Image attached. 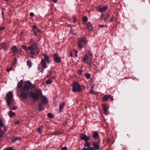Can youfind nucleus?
Listing matches in <instances>:
<instances>
[{"label": "nucleus", "instance_id": "32", "mask_svg": "<svg viewBox=\"0 0 150 150\" xmlns=\"http://www.w3.org/2000/svg\"><path fill=\"white\" fill-rule=\"evenodd\" d=\"M27 65L29 66V67H30L32 66V63L31 62L30 60H28L27 62Z\"/></svg>", "mask_w": 150, "mask_h": 150}, {"label": "nucleus", "instance_id": "35", "mask_svg": "<svg viewBox=\"0 0 150 150\" xmlns=\"http://www.w3.org/2000/svg\"><path fill=\"white\" fill-rule=\"evenodd\" d=\"M3 150H14V149L12 147H9L4 149Z\"/></svg>", "mask_w": 150, "mask_h": 150}, {"label": "nucleus", "instance_id": "5", "mask_svg": "<svg viewBox=\"0 0 150 150\" xmlns=\"http://www.w3.org/2000/svg\"><path fill=\"white\" fill-rule=\"evenodd\" d=\"M86 38L85 37L79 38L78 39L77 42V46L80 49H81L83 47L84 45L86 44Z\"/></svg>", "mask_w": 150, "mask_h": 150}, {"label": "nucleus", "instance_id": "64", "mask_svg": "<svg viewBox=\"0 0 150 150\" xmlns=\"http://www.w3.org/2000/svg\"><path fill=\"white\" fill-rule=\"evenodd\" d=\"M111 98V100L112 101L113 100V98L112 97H111V96H110V98Z\"/></svg>", "mask_w": 150, "mask_h": 150}, {"label": "nucleus", "instance_id": "31", "mask_svg": "<svg viewBox=\"0 0 150 150\" xmlns=\"http://www.w3.org/2000/svg\"><path fill=\"white\" fill-rule=\"evenodd\" d=\"M21 139V138L20 137H14L12 139V142H15L17 140H19Z\"/></svg>", "mask_w": 150, "mask_h": 150}, {"label": "nucleus", "instance_id": "2", "mask_svg": "<svg viewBox=\"0 0 150 150\" xmlns=\"http://www.w3.org/2000/svg\"><path fill=\"white\" fill-rule=\"evenodd\" d=\"M29 43L30 45L28 47V50H35L36 53L39 55L40 52V49L38 47L37 43L33 39L30 40Z\"/></svg>", "mask_w": 150, "mask_h": 150}, {"label": "nucleus", "instance_id": "11", "mask_svg": "<svg viewBox=\"0 0 150 150\" xmlns=\"http://www.w3.org/2000/svg\"><path fill=\"white\" fill-rule=\"evenodd\" d=\"M29 52H27V54L29 57L32 59H34L35 57L34 56V55H36V54H37L36 53L34 52L35 50H29Z\"/></svg>", "mask_w": 150, "mask_h": 150}, {"label": "nucleus", "instance_id": "60", "mask_svg": "<svg viewBox=\"0 0 150 150\" xmlns=\"http://www.w3.org/2000/svg\"><path fill=\"white\" fill-rule=\"evenodd\" d=\"M76 21V19L75 18H74L73 19V23H75Z\"/></svg>", "mask_w": 150, "mask_h": 150}, {"label": "nucleus", "instance_id": "44", "mask_svg": "<svg viewBox=\"0 0 150 150\" xmlns=\"http://www.w3.org/2000/svg\"><path fill=\"white\" fill-rule=\"evenodd\" d=\"M99 26L101 28H103V27H107L108 26L106 25H101L100 24L99 25Z\"/></svg>", "mask_w": 150, "mask_h": 150}, {"label": "nucleus", "instance_id": "56", "mask_svg": "<svg viewBox=\"0 0 150 150\" xmlns=\"http://www.w3.org/2000/svg\"><path fill=\"white\" fill-rule=\"evenodd\" d=\"M87 63V64H88L89 65V66L90 67L91 66V64L89 62L86 61V62Z\"/></svg>", "mask_w": 150, "mask_h": 150}, {"label": "nucleus", "instance_id": "40", "mask_svg": "<svg viewBox=\"0 0 150 150\" xmlns=\"http://www.w3.org/2000/svg\"><path fill=\"white\" fill-rule=\"evenodd\" d=\"M86 78L87 79H89L91 77V74L89 73H87L86 74Z\"/></svg>", "mask_w": 150, "mask_h": 150}, {"label": "nucleus", "instance_id": "45", "mask_svg": "<svg viewBox=\"0 0 150 150\" xmlns=\"http://www.w3.org/2000/svg\"><path fill=\"white\" fill-rule=\"evenodd\" d=\"M3 131L2 130H0V138L3 136Z\"/></svg>", "mask_w": 150, "mask_h": 150}, {"label": "nucleus", "instance_id": "54", "mask_svg": "<svg viewBox=\"0 0 150 150\" xmlns=\"http://www.w3.org/2000/svg\"><path fill=\"white\" fill-rule=\"evenodd\" d=\"M71 33L73 35H76V33H75L74 31H71Z\"/></svg>", "mask_w": 150, "mask_h": 150}, {"label": "nucleus", "instance_id": "62", "mask_svg": "<svg viewBox=\"0 0 150 150\" xmlns=\"http://www.w3.org/2000/svg\"><path fill=\"white\" fill-rule=\"evenodd\" d=\"M54 2V3H56L57 2V0H52Z\"/></svg>", "mask_w": 150, "mask_h": 150}, {"label": "nucleus", "instance_id": "15", "mask_svg": "<svg viewBox=\"0 0 150 150\" xmlns=\"http://www.w3.org/2000/svg\"><path fill=\"white\" fill-rule=\"evenodd\" d=\"M42 55L44 57V59H43L44 61L46 62H47V63H50V57L47 55L45 53L43 54Z\"/></svg>", "mask_w": 150, "mask_h": 150}, {"label": "nucleus", "instance_id": "51", "mask_svg": "<svg viewBox=\"0 0 150 150\" xmlns=\"http://www.w3.org/2000/svg\"><path fill=\"white\" fill-rule=\"evenodd\" d=\"M90 93L92 94H93L94 93V91L92 90V89H91L90 91Z\"/></svg>", "mask_w": 150, "mask_h": 150}, {"label": "nucleus", "instance_id": "57", "mask_svg": "<svg viewBox=\"0 0 150 150\" xmlns=\"http://www.w3.org/2000/svg\"><path fill=\"white\" fill-rule=\"evenodd\" d=\"M57 133L58 132H53V134L54 135H57Z\"/></svg>", "mask_w": 150, "mask_h": 150}, {"label": "nucleus", "instance_id": "22", "mask_svg": "<svg viewBox=\"0 0 150 150\" xmlns=\"http://www.w3.org/2000/svg\"><path fill=\"white\" fill-rule=\"evenodd\" d=\"M44 105L43 104L39 103L38 104V110H39L40 111H42L43 110V105Z\"/></svg>", "mask_w": 150, "mask_h": 150}, {"label": "nucleus", "instance_id": "63", "mask_svg": "<svg viewBox=\"0 0 150 150\" xmlns=\"http://www.w3.org/2000/svg\"><path fill=\"white\" fill-rule=\"evenodd\" d=\"M74 52L75 54L77 53L78 51L76 50H74Z\"/></svg>", "mask_w": 150, "mask_h": 150}, {"label": "nucleus", "instance_id": "7", "mask_svg": "<svg viewBox=\"0 0 150 150\" xmlns=\"http://www.w3.org/2000/svg\"><path fill=\"white\" fill-rule=\"evenodd\" d=\"M47 66L46 65V62L44 61L43 58H41V60L40 62V64L38 65V71H40L42 72L44 69L46 68Z\"/></svg>", "mask_w": 150, "mask_h": 150}, {"label": "nucleus", "instance_id": "47", "mask_svg": "<svg viewBox=\"0 0 150 150\" xmlns=\"http://www.w3.org/2000/svg\"><path fill=\"white\" fill-rule=\"evenodd\" d=\"M49 74L47 75L46 76V77L47 78H49L50 77V75L51 74V71H49Z\"/></svg>", "mask_w": 150, "mask_h": 150}, {"label": "nucleus", "instance_id": "49", "mask_svg": "<svg viewBox=\"0 0 150 150\" xmlns=\"http://www.w3.org/2000/svg\"><path fill=\"white\" fill-rule=\"evenodd\" d=\"M17 107L16 106H13L11 109L12 110H15L17 108Z\"/></svg>", "mask_w": 150, "mask_h": 150}, {"label": "nucleus", "instance_id": "55", "mask_svg": "<svg viewBox=\"0 0 150 150\" xmlns=\"http://www.w3.org/2000/svg\"><path fill=\"white\" fill-rule=\"evenodd\" d=\"M105 15H104V14H102L101 15V18H104L105 17Z\"/></svg>", "mask_w": 150, "mask_h": 150}, {"label": "nucleus", "instance_id": "42", "mask_svg": "<svg viewBox=\"0 0 150 150\" xmlns=\"http://www.w3.org/2000/svg\"><path fill=\"white\" fill-rule=\"evenodd\" d=\"M4 125V124L3 123L2 120L0 119V127H1Z\"/></svg>", "mask_w": 150, "mask_h": 150}, {"label": "nucleus", "instance_id": "3", "mask_svg": "<svg viewBox=\"0 0 150 150\" xmlns=\"http://www.w3.org/2000/svg\"><path fill=\"white\" fill-rule=\"evenodd\" d=\"M30 96L33 99V101H35L38 100L40 97L42 95V92L41 90L35 89V91L30 92Z\"/></svg>", "mask_w": 150, "mask_h": 150}, {"label": "nucleus", "instance_id": "24", "mask_svg": "<svg viewBox=\"0 0 150 150\" xmlns=\"http://www.w3.org/2000/svg\"><path fill=\"white\" fill-rule=\"evenodd\" d=\"M88 59H90V57H89L88 55L86 54L83 57L82 59L84 62H86Z\"/></svg>", "mask_w": 150, "mask_h": 150}, {"label": "nucleus", "instance_id": "25", "mask_svg": "<svg viewBox=\"0 0 150 150\" xmlns=\"http://www.w3.org/2000/svg\"><path fill=\"white\" fill-rule=\"evenodd\" d=\"M91 142L88 141L85 142V143L84 144V146L87 147H91Z\"/></svg>", "mask_w": 150, "mask_h": 150}, {"label": "nucleus", "instance_id": "9", "mask_svg": "<svg viewBox=\"0 0 150 150\" xmlns=\"http://www.w3.org/2000/svg\"><path fill=\"white\" fill-rule=\"evenodd\" d=\"M53 58L54 59V61L57 63H59L61 61V57L58 56V54L57 53L54 54Z\"/></svg>", "mask_w": 150, "mask_h": 150}, {"label": "nucleus", "instance_id": "21", "mask_svg": "<svg viewBox=\"0 0 150 150\" xmlns=\"http://www.w3.org/2000/svg\"><path fill=\"white\" fill-rule=\"evenodd\" d=\"M65 103L64 102L62 104L59 105V112H61L62 111L64 107Z\"/></svg>", "mask_w": 150, "mask_h": 150}, {"label": "nucleus", "instance_id": "61", "mask_svg": "<svg viewBox=\"0 0 150 150\" xmlns=\"http://www.w3.org/2000/svg\"><path fill=\"white\" fill-rule=\"evenodd\" d=\"M37 30V31L38 32H40V30L37 27V29H36Z\"/></svg>", "mask_w": 150, "mask_h": 150}, {"label": "nucleus", "instance_id": "59", "mask_svg": "<svg viewBox=\"0 0 150 150\" xmlns=\"http://www.w3.org/2000/svg\"><path fill=\"white\" fill-rule=\"evenodd\" d=\"M4 11L2 12V17L3 18H4Z\"/></svg>", "mask_w": 150, "mask_h": 150}, {"label": "nucleus", "instance_id": "13", "mask_svg": "<svg viewBox=\"0 0 150 150\" xmlns=\"http://www.w3.org/2000/svg\"><path fill=\"white\" fill-rule=\"evenodd\" d=\"M8 45L4 43H2L0 45V50L1 49H3L4 50L6 51L8 50Z\"/></svg>", "mask_w": 150, "mask_h": 150}, {"label": "nucleus", "instance_id": "39", "mask_svg": "<svg viewBox=\"0 0 150 150\" xmlns=\"http://www.w3.org/2000/svg\"><path fill=\"white\" fill-rule=\"evenodd\" d=\"M88 18L87 17L84 16L83 18V21L84 22H86L88 21Z\"/></svg>", "mask_w": 150, "mask_h": 150}, {"label": "nucleus", "instance_id": "34", "mask_svg": "<svg viewBox=\"0 0 150 150\" xmlns=\"http://www.w3.org/2000/svg\"><path fill=\"white\" fill-rule=\"evenodd\" d=\"M52 80H51L50 79H48V80H46V83L47 84H51L52 82Z\"/></svg>", "mask_w": 150, "mask_h": 150}, {"label": "nucleus", "instance_id": "58", "mask_svg": "<svg viewBox=\"0 0 150 150\" xmlns=\"http://www.w3.org/2000/svg\"><path fill=\"white\" fill-rule=\"evenodd\" d=\"M71 57H72L73 56V54L71 52H70L69 53Z\"/></svg>", "mask_w": 150, "mask_h": 150}, {"label": "nucleus", "instance_id": "30", "mask_svg": "<svg viewBox=\"0 0 150 150\" xmlns=\"http://www.w3.org/2000/svg\"><path fill=\"white\" fill-rule=\"evenodd\" d=\"M8 115L10 117H12L13 116L15 115V113L10 110L8 112Z\"/></svg>", "mask_w": 150, "mask_h": 150}, {"label": "nucleus", "instance_id": "27", "mask_svg": "<svg viewBox=\"0 0 150 150\" xmlns=\"http://www.w3.org/2000/svg\"><path fill=\"white\" fill-rule=\"evenodd\" d=\"M110 15L108 13H106L105 15V17L103 18L105 21H106L108 20V18L109 17Z\"/></svg>", "mask_w": 150, "mask_h": 150}, {"label": "nucleus", "instance_id": "10", "mask_svg": "<svg viewBox=\"0 0 150 150\" xmlns=\"http://www.w3.org/2000/svg\"><path fill=\"white\" fill-rule=\"evenodd\" d=\"M80 137L81 139L84 140L85 142L88 141L90 139L89 137H87L86 134L83 133L80 134Z\"/></svg>", "mask_w": 150, "mask_h": 150}, {"label": "nucleus", "instance_id": "50", "mask_svg": "<svg viewBox=\"0 0 150 150\" xmlns=\"http://www.w3.org/2000/svg\"><path fill=\"white\" fill-rule=\"evenodd\" d=\"M30 16L33 17L34 16V14L33 12H31L30 14Z\"/></svg>", "mask_w": 150, "mask_h": 150}, {"label": "nucleus", "instance_id": "41", "mask_svg": "<svg viewBox=\"0 0 150 150\" xmlns=\"http://www.w3.org/2000/svg\"><path fill=\"white\" fill-rule=\"evenodd\" d=\"M89 56H88L89 57H90V58L92 56L93 54H91L90 51H88L87 52V54Z\"/></svg>", "mask_w": 150, "mask_h": 150}, {"label": "nucleus", "instance_id": "28", "mask_svg": "<svg viewBox=\"0 0 150 150\" xmlns=\"http://www.w3.org/2000/svg\"><path fill=\"white\" fill-rule=\"evenodd\" d=\"M81 150H95L93 147H83Z\"/></svg>", "mask_w": 150, "mask_h": 150}, {"label": "nucleus", "instance_id": "1", "mask_svg": "<svg viewBox=\"0 0 150 150\" xmlns=\"http://www.w3.org/2000/svg\"><path fill=\"white\" fill-rule=\"evenodd\" d=\"M35 86L29 81H26L23 88L21 90L20 96L23 99H27L30 92V89L34 88Z\"/></svg>", "mask_w": 150, "mask_h": 150}, {"label": "nucleus", "instance_id": "53", "mask_svg": "<svg viewBox=\"0 0 150 150\" xmlns=\"http://www.w3.org/2000/svg\"><path fill=\"white\" fill-rule=\"evenodd\" d=\"M4 28H5L4 27H0V30H4Z\"/></svg>", "mask_w": 150, "mask_h": 150}, {"label": "nucleus", "instance_id": "43", "mask_svg": "<svg viewBox=\"0 0 150 150\" xmlns=\"http://www.w3.org/2000/svg\"><path fill=\"white\" fill-rule=\"evenodd\" d=\"M13 66L11 67L10 68H8L6 69V70L8 72H9L11 70L13 69Z\"/></svg>", "mask_w": 150, "mask_h": 150}, {"label": "nucleus", "instance_id": "16", "mask_svg": "<svg viewBox=\"0 0 150 150\" xmlns=\"http://www.w3.org/2000/svg\"><path fill=\"white\" fill-rule=\"evenodd\" d=\"M102 106L103 107L104 114L105 115H107L108 114V109L107 105L103 104H102Z\"/></svg>", "mask_w": 150, "mask_h": 150}, {"label": "nucleus", "instance_id": "48", "mask_svg": "<svg viewBox=\"0 0 150 150\" xmlns=\"http://www.w3.org/2000/svg\"><path fill=\"white\" fill-rule=\"evenodd\" d=\"M67 148L66 146H64L62 149V150H67Z\"/></svg>", "mask_w": 150, "mask_h": 150}, {"label": "nucleus", "instance_id": "38", "mask_svg": "<svg viewBox=\"0 0 150 150\" xmlns=\"http://www.w3.org/2000/svg\"><path fill=\"white\" fill-rule=\"evenodd\" d=\"M83 71L81 69H79L78 70L77 72L80 75H82V73Z\"/></svg>", "mask_w": 150, "mask_h": 150}, {"label": "nucleus", "instance_id": "36", "mask_svg": "<svg viewBox=\"0 0 150 150\" xmlns=\"http://www.w3.org/2000/svg\"><path fill=\"white\" fill-rule=\"evenodd\" d=\"M13 60V62L12 64L13 66H14L15 64H16L17 62V59L16 58H14Z\"/></svg>", "mask_w": 150, "mask_h": 150}, {"label": "nucleus", "instance_id": "12", "mask_svg": "<svg viewBox=\"0 0 150 150\" xmlns=\"http://www.w3.org/2000/svg\"><path fill=\"white\" fill-rule=\"evenodd\" d=\"M41 100L40 103L43 104V105H45L47 103L48 99L45 96H42L41 97Z\"/></svg>", "mask_w": 150, "mask_h": 150}, {"label": "nucleus", "instance_id": "19", "mask_svg": "<svg viewBox=\"0 0 150 150\" xmlns=\"http://www.w3.org/2000/svg\"><path fill=\"white\" fill-rule=\"evenodd\" d=\"M107 6H105L101 8H98V11L100 12H103L105 11L107 8Z\"/></svg>", "mask_w": 150, "mask_h": 150}, {"label": "nucleus", "instance_id": "37", "mask_svg": "<svg viewBox=\"0 0 150 150\" xmlns=\"http://www.w3.org/2000/svg\"><path fill=\"white\" fill-rule=\"evenodd\" d=\"M48 117L50 118H52L54 117L53 115L50 113H49L48 114Z\"/></svg>", "mask_w": 150, "mask_h": 150}, {"label": "nucleus", "instance_id": "29", "mask_svg": "<svg viewBox=\"0 0 150 150\" xmlns=\"http://www.w3.org/2000/svg\"><path fill=\"white\" fill-rule=\"evenodd\" d=\"M23 84V80H21L18 83V87L19 88H21Z\"/></svg>", "mask_w": 150, "mask_h": 150}, {"label": "nucleus", "instance_id": "52", "mask_svg": "<svg viewBox=\"0 0 150 150\" xmlns=\"http://www.w3.org/2000/svg\"><path fill=\"white\" fill-rule=\"evenodd\" d=\"M20 122V121L18 120V121H16V122H15V124H18Z\"/></svg>", "mask_w": 150, "mask_h": 150}, {"label": "nucleus", "instance_id": "33", "mask_svg": "<svg viewBox=\"0 0 150 150\" xmlns=\"http://www.w3.org/2000/svg\"><path fill=\"white\" fill-rule=\"evenodd\" d=\"M21 47L23 49L25 50L26 51H27L28 50V47H27L25 45H23L21 46Z\"/></svg>", "mask_w": 150, "mask_h": 150}, {"label": "nucleus", "instance_id": "4", "mask_svg": "<svg viewBox=\"0 0 150 150\" xmlns=\"http://www.w3.org/2000/svg\"><path fill=\"white\" fill-rule=\"evenodd\" d=\"M13 95L12 93L10 91H9L6 94V97L7 105L10 108L11 107V104L13 105V104L14 102V100L13 98Z\"/></svg>", "mask_w": 150, "mask_h": 150}, {"label": "nucleus", "instance_id": "18", "mask_svg": "<svg viewBox=\"0 0 150 150\" xmlns=\"http://www.w3.org/2000/svg\"><path fill=\"white\" fill-rule=\"evenodd\" d=\"M11 49L12 50L13 52V53L20 52L19 51V50L17 49L16 46H13V47L11 48Z\"/></svg>", "mask_w": 150, "mask_h": 150}, {"label": "nucleus", "instance_id": "17", "mask_svg": "<svg viewBox=\"0 0 150 150\" xmlns=\"http://www.w3.org/2000/svg\"><path fill=\"white\" fill-rule=\"evenodd\" d=\"M86 26L87 29L89 31H90L92 30L93 27L90 22H88L86 24Z\"/></svg>", "mask_w": 150, "mask_h": 150}, {"label": "nucleus", "instance_id": "26", "mask_svg": "<svg viewBox=\"0 0 150 150\" xmlns=\"http://www.w3.org/2000/svg\"><path fill=\"white\" fill-rule=\"evenodd\" d=\"M43 128V126L42 125L40 126L37 129V131L40 134H41L42 132V130Z\"/></svg>", "mask_w": 150, "mask_h": 150}, {"label": "nucleus", "instance_id": "14", "mask_svg": "<svg viewBox=\"0 0 150 150\" xmlns=\"http://www.w3.org/2000/svg\"><path fill=\"white\" fill-rule=\"evenodd\" d=\"M92 137L94 139L96 140H99V135L98 132H94L93 133Z\"/></svg>", "mask_w": 150, "mask_h": 150}, {"label": "nucleus", "instance_id": "20", "mask_svg": "<svg viewBox=\"0 0 150 150\" xmlns=\"http://www.w3.org/2000/svg\"><path fill=\"white\" fill-rule=\"evenodd\" d=\"M110 95H104L102 98V100L103 101L108 100V98H110Z\"/></svg>", "mask_w": 150, "mask_h": 150}, {"label": "nucleus", "instance_id": "23", "mask_svg": "<svg viewBox=\"0 0 150 150\" xmlns=\"http://www.w3.org/2000/svg\"><path fill=\"white\" fill-rule=\"evenodd\" d=\"M37 29V26L36 25H34L32 27V30L33 31L34 35L35 36H37V35L36 32H35V29Z\"/></svg>", "mask_w": 150, "mask_h": 150}, {"label": "nucleus", "instance_id": "6", "mask_svg": "<svg viewBox=\"0 0 150 150\" xmlns=\"http://www.w3.org/2000/svg\"><path fill=\"white\" fill-rule=\"evenodd\" d=\"M81 88L80 85L78 82L74 81L73 84L72 91L74 92L76 91L79 92L81 91Z\"/></svg>", "mask_w": 150, "mask_h": 150}, {"label": "nucleus", "instance_id": "46", "mask_svg": "<svg viewBox=\"0 0 150 150\" xmlns=\"http://www.w3.org/2000/svg\"><path fill=\"white\" fill-rule=\"evenodd\" d=\"M114 19V16H112V18H111L110 19V22H112L113 21Z\"/></svg>", "mask_w": 150, "mask_h": 150}, {"label": "nucleus", "instance_id": "8", "mask_svg": "<svg viewBox=\"0 0 150 150\" xmlns=\"http://www.w3.org/2000/svg\"><path fill=\"white\" fill-rule=\"evenodd\" d=\"M100 140H99L97 142H92V145L93 146V148H94L95 150H99L100 149Z\"/></svg>", "mask_w": 150, "mask_h": 150}]
</instances>
